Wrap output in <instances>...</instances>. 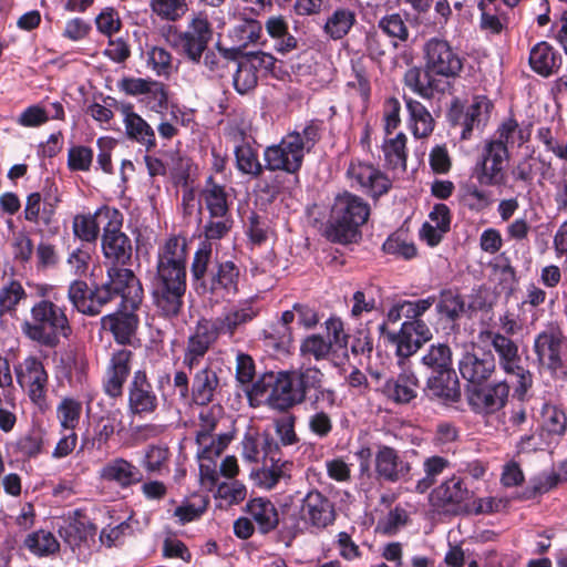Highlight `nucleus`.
Here are the masks:
<instances>
[{
    "instance_id": "1",
    "label": "nucleus",
    "mask_w": 567,
    "mask_h": 567,
    "mask_svg": "<svg viewBox=\"0 0 567 567\" xmlns=\"http://www.w3.org/2000/svg\"><path fill=\"white\" fill-rule=\"evenodd\" d=\"M107 280L90 288L84 280H73L68 289V299L72 307L82 315L95 317L115 297L123 302L130 300L131 308L136 309L141 302L142 287L128 266L106 267Z\"/></svg>"
},
{
    "instance_id": "2",
    "label": "nucleus",
    "mask_w": 567,
    "mask_h": 567,
    "mask_svg": "<svg viewBox=\"0 0 567 567\" xmlns=\"http://www.w3.org/2000/svg\"><path fill=\"white\" fill-rule=\"evenodd\" d=\"M424 70L411 68L404 74V84L423 99L431 100L436 93H443L447 83L435 79L440 75L446 79L456 78L463 69V58L440 38H431L423 48Z\"/></svg>"
},
{
    "instance_id": "3",
    "label": "nucleus",
    "mask_w": 567,
    "mask_h": 567,
    "mask_svg": "<svg viewBox=\"0 0 567 567\" xmlns=\"http://www.w3.org/2000/svg\"><path fill=\"white\" fill-rule=\"evenodd\" d=\"M212 244L203 241L193 256L190 276L195 291L210 299L225 300L238 292L240 271L231 260L218 262L207 275L212 261Z\"/></svg>"
},
{
    "instance_id": "4",
    "label": "nucleus",
    "mask_w": 567,
    "mask_h": 567,
    "mask_svg": "<svg viewBox=\"0 0 567 567\" xmlns=\"http://www.w3.org/2000/svg\"><path fill=\"white\" fill-rule=\"evenodd\" d=\"M321 123L311 120L300 130L285 135L279 144L266 147L264 159L266 168L271 172L282 171L288 174L299 172L306 153L311 152L321 138Z\"/></svg>"
},
{
    "instance_id": "5",
    "label": "nucleus",
    "mask_w": 567,
    "mask_h": 567,
    "mask_svg": "<svg viewBox=\"0 0 567 567\" xmlns=\"http://www.w3.org/2000/svg\"><path fill=\"white\" fill-rule=\"evenodd\" d=\"M369 216L370 206L361 197L350 193L338 195L331 208L326 236L332 243H355L361 237L360 227Z\"/></svg>"
},
{
    "instance_id": "6",
    "label": "nucleus",
    "mask_w": 567,
    "mask_h": 567,
    "mask_svg": "<svg viewBox=\"0 0 567 567\" xmlns=\"http://www.w3.org/2000/svg\"><path fill=\"white\" fill-rule=\"evenodd\" d=\"M31 320L21 324L22 333L32 341L47 348H55L61 338L72 333L63 308L50 300H40L31 308Z\"/></svg>"
},
{
    "instance_id": "7",
    "label": "nucleus",
    "mask_w": 567,
    "mask_h": 567,
    "mask_svg": "<svg viewBox=\"0 0 567 567\" xmlns=\"http://www.w3.org/2000/svg\"><path fill=\"white\" fill-rule=\"evenodd\" d=\"M478 340L492 346L499 368L506 374L517 379L515 393L519 398L524 396L533 385V374L522 365L518 343L504 333L491 329L480 331Z\"/></svg>"
},
{
    "instance_id": "8",
    "label": "nucleus",
    "mask_w": 567,
    "mask_h": 567,
    "mask_svg": "<svg viewBox=\"0 0 567 567\" xmlns=\"http://www.w3.org/2000/svg\"><path fill=\"white\" fill-rule=\"evenodd\" d=\"M187 240L169 237L158 248L156 272L151 285L187 289Z\"/></svg>"
},
{
    "instance_id": "9",
    "label": "nucleus",
    "mask_w": 567,
    "mask_h": 567,
    "mask_svg": "<svg viewBox=\"0 0 567 567\" xmlns=\"http://www.w3.org/2000/svg\"><path fill=\"white\" fill-rule=\"evenodd\" d=\"M97 214L104 215L106 220L101 237L105 266H130L133 245L130 237L122 231L123 214L117 208L110 206L100 207Z\"/></svg>"
},
{
    "instance_id": "10",
    "label": "nucleus",
    "mask_w": 567,
    "mask_h": 567,
    "mask_svg": "<svg viewBox=\"0 0 567 567\" xmlns=\"http://www.w3.org/2000/svg\"><path fill=\"white\" fill-rule=\"evenodd\" d=\"M285 506L282 508V525L286 528L298 530L300 523L308 527L322 530L332 525L336 520L334 503L324 494L317 489H312L306 494L301 501L299 509V518L286 516Z\"/></svg>"
},
{
    "instance_id": "11",
    "label": "nucleus",
    "mask_w": 567,
    "mask_h": 567,
    "mask_svg": "<svg viewBox=\"0 0 567 567\" xmlns=\"http://www.w3.org/2000/svg\"><path fill=\"white\" fill-rule=\"evenodd\" d=\"M539 365L551 373L564 368V359L567 355V338L557 323H549L536 334L533 344Z\"/></svg>"
},
{
    "instance_id": "12",
    "label": "nucleus",
    "mask_w": 567,
    "mask_h": 567,
    "mask_svg": "<svg viewBox=\"0 0 567 567\" xmlns=\"http://www.w3.org/2000/svg\"><path fill=\"white\" fill-rule=\"evenodd\" d=\"M213 38V29L208 20L195 17L183 32L171 34L168 41L193 63H200L204 52Z\"/></svg>"
},
{
    "instance_id": "13",
    "label": "nucleus",
    "mask_w": 567,
    "mask_h": 567,
    "mask_svg": "<svg viewBox=\"0 0 567 567\" xmlns=\"http://www.w3.org/2000/svg\"><path fill=\"white\" fill-rule=\"evenodd\" d=\"M233 76L235 90L244 95L255 90L260 75L271 72L277 59L267 52L252 51L238 58Z\"/></svg>"
},
{
    "instance_id": "14",
    "label": "nucleus",
    "mask_w": 567,
    "mask_h": 567,
    "mask_svg": "<svg viewBox=\"0 0 567 567\" xmlns=\"http://www.w3.org/2000/svg\"><path fill=\"white\" fill-rule=\"evenodd\" d=\"M266 382L267 385L270 386L267 404L272 410L286 412L302 403L291 372L280 371L276 375L274 373L264 375L261 382H257L254 385L256 394H262L265 392Z\"/></svg>"
},
{
    "instance_id": "15",
    "label": "nucleus",
    "mask_w": 567,
    "mask_h": 567,
    "mask_svg": "<svg viewBox=\"0 0 567 567\" xmlns=\"http://www.w3.org/2000/svg\"><path fill=\"white\" fill-rule=\"evenodd\" d=\"M375 447L374 474L379 482L395 484L411 478L412 464L408 452L385 444H377Z\"/></svg>"
},
{
    "instance_id": "16",
    "label": "nucleus",
    "mask_w": 567,
    "mask_h": 567,
    "mask_svg": "<svg viewBox=\"0 0 567 567\" xmlns=\"http://www.w3.org/2000/svg\"><path fill=\"white\" fill-rule=\"evenodd\" d=\"M508 151L501 144L486 143L481 158L476 162L473 176L482 186H502L506 182L504 163L508 159Z\"/></svg>"
},
{
    "instance_id": "17",
    "label": "nucleus",
    "mask_w": 567,
    "mask_h": 567,
    "mask_svg": "<svg viewBox=\"0 0 567 567\" xmlns=\"http://www.w3.org/2000/svg\"><path fill=\"white\" fill-rule=\"evenodd\" d=\"M493 109L492 102L483 95L475 96L465 111L455 102L450 112L451 124L461 127V138L468 140L474 128L484 126Z\"/></svg>"
},
{
    "instance_id": "18",
    "label": "nucleus",
    "mask_w": 567,
    "mask_h": 567,
    "mask_svg": "<svg viewBox=\"0 0 567 567\" xmlns=\"http://www.w3.org/2000/svg\"><path fill=\"white\" fill-rule=\"evenodd\" d=\"M16 377L29 399L42 408L45 404L48 386V373L43 363L35 357H28L16 367Z\"/></svg>"
},
{
    "instance_id": "19",
    "label": "nucleus",
    "mask_w": 567,
    "mask_h": 567,
    "mask_svg": "<svg viewBox=\"0 0 567 567\" xmlns=\"http://www.w3.org/2000/svg\"><path fill=\"white\" fill-rule=\"evenodd\" d=\"M472 493L458 477H451L433 489L431 502L439 509L451 513L461 514L470 513Z\"/></svg>"
},
{
    "instance_id": "20",
    "label": "nucleus",
    "mask_w": 567,
    "mask_h": 567,
    "mask_svg": "<svg viewBox=\"0 0 567 567\" xmlns=\"http://www.w3.org/2000/svg\"><path fill=\"white\" fill-rule=\"evenodd\" d=\"M219 336L212 320H198L186 342L183 353L184 368L189 372L194 371Z\"/></svg>"
},
{
    "instance_id": "21",
    "label": "nucleus",
    "mask_w": 567,
    "mask_h": 567,
    "mask_svg": "<svg viewBox=\"0 0 567 567\" xmlns=\"http://www.w3.org/2000/svg\"><path fill=\"white\" fill-rule=\"evenodd\" d=\"M509 384L498 381L492 384L467 386L466 396L471 409L480 414H493L503 409L508 400Z\"/></svg>"
},
{
    "instance_id": "22",
    "label": "nucleus",
    "mask_w": 567,
    "mask_h": 567,
    "mask_svg": "<svg viewBox=\"0 0 567 567\" xmlns=\"http://www.w3.org/2000/svg\"><path fill=\"white\" fill-rule=\"evenodd\" d=\"M159 399L145 370H136L127 388V406L134 415H150L156 412Z\"/></svg>"
},
{
    "instance_id": "23",
    "label": "nucleus",
    "mask_w": 567,
    "mask_h": 567,
    "mask_svg": "<svg viewBox=\"0 0 567 567\" xmlns=\"http://www.w3.org/2000/svg\"><path fill=\"white\" fill-rule=\"evenodd\" d=\"M458 371L468 386L486 383L496 371V358L489 350L465 352L458 361Z\"/></svg>"
},
{
    "instance_id": "24",
    "label": "nucleus",
    "mask_w": 567,
    "mask_h": 567,
    "mask_svg": "<svg viewBox=\"0 0 567 567\" xmlns=\"http://www.w3.org/2000/svg\"><path fill=\"white\" fill-rule=\"evenodd\" d=\"M262 33V24L252 18H240L228 30L227 38L231 43L230 48L224 50L225 56L229 59H238L246 54L245 51L249 45L264 44L260 42Z\"/></svg>"
},
{
    "instance_id": "25",
    "label": "nucleus",
    "mask_w": 567,
    "mask_h": 567,
    "mask_svg": "<svg viewBox=\"0 0 567 567\" xmlns=\"http://www.w3.org/2000/svg\"><path fill=\"white\" fill-rule=\"evenodd\" d=\"M347 175L373 198L384 195L391 188V181L386 175L373 165L361 161H352Z\"/></svg>"
},
{
    "instance_id": "26",
    "label": "nucleus",
    "mask_w": 567,
    "mask_h": 567,
    "mask_svg": "<svg viewBox=\"0 0 567 567\" xmlns=\"http://www.w3.org/2000/svg\"><path fill=\"white\" fill-rule=\"evenodd\" d=\"M133 352L120 349L113 352L103 380V390L110 398L116 399L123 394V386L131 372Z\"/></svg>"
},
{
    "instance_id": "27",
    "label": "nucleus",
    "mask_w": 567,
    "mask_h": 567,
    "mask_svg": "<svg viewBox=\"0 0 567 567\" xmlns=\"http://www.w3.org/2000/svg\"><path fill=\"white\" fill-rule=\"evenodd\" d=\"M99 477L103 482L125 489L142 482L143 474L136 465L126 458L114 457L99 470Z\"/></svg>"
},
{
    "instance_id": "28",
    "label": "nucleus",
    "mask_w": 567,
    "mask_h": 567,
    "mask_svg": "<svg viewBox=\"0 0 567 567\" xmlns=\"http://www.w3.org/2000/svg\"><path fill=\"white\" fill-rule=\"evenodd\" d=\"M131 311H116L103 316L100 320L101 328L110 331L116 343L121 346H132L136 337L140 324V318Z\"/></svg>"
},
{
    "instance_id": "29",
    "label": "nucleus",
    "mask_w": 567,
    "mask_h": 567,
    "mask_svg": "<svg viewBox=\"0 0 567 567\" xmlns=\"http://www.w3.org/2000/svg\"><path fill=\"white\" fill-rule=\"evenodd\" d=\"M193 394L192 404L206 406L214 402L217 392L220 390V379L212 365H199L192 372Z\"/></svg>"
},
{
    "instance_id": "30",
    "label": "nucleus",
    "mask_w": 567,
    "mask_h": 567,
    "mask_svg": "<svg viewBox=\"0 0 567 567\" xmlns=\"http://www.w3.org/2000/svg\"><path fill=\"white\" fill-rule=\"evenodd\" d=\"M402 371L395 378L385 380L382 393L399 404L410 403L417 395L419 379L410 369L401 367Z\"/></svg>"
},
{
    "instance_id": "31",
    "label": "nucleus",
    "mask_w": 567,
    "mask_h": 567,
    "mask_svg": "<svg viewBox=\"0 0 567 567\" xmlns=\"http://www.w3.org/2000/svg\"><path fill=\"white\" fill-rule=\"evenodd\" d=\"M186 289L151 285L152 303L158 316L173 319L179 316L184 306Z\"/></svg>"
},
{
    "instance_id": "32",
    "label": "nucleus",
    "mask_w": 567,
    "mask_h": 567,
    "mask_svg": "<svg viewBox=\"0 0 567 567\" xmlns=\"http://www.w3.org/2000/svg\"><path fill=\"white\" fill-rule=\"evenodd\" d=\"M259 309L252 302H241L229 308L221 316L212 320L219 334L233 337L243 326L252 321Z\"/></svg>"
},
{
    "instance_id": "33",
    "label": "nucleus",
    "mask_w": 567,
    "mask_h": 567,
    "mask_svg": "<svg viewBox=\"0 0 567 567\" xmlns=\"http://www.w3.org/2000/svg\"><path fill=\"white\" fill-rule=\"evenodd\" d=\"M426 392L432 399L444 403H456L461 399V388L454 369L430 374L426 381Z\"/></svg>"
},
{
    "instance_id": "34",
    "label": "nucleus",
    "mask_w": 567,
    "mask_h": 567,
    "mask_svg": "<svg viewBox=\"0 0 567 567\" xmlns=\"http://www.w3.org/2000/svg\"><path fill=\"white\" fill-rule=\"evenodd\" d=\"M435 310L441 321L454 327L466 312L465 298L456 288L442 289L436 297Z\"/></svg>"
},
{
    "instance_id": "35",
    "label": "nucleus",
    "mask_w": 567,
    "mask_h": 567,
    "mask_svg": "<svg viewBox=\"0 0 567 567\" xmlns=\"http://www.w3.org/2000/svg\"><path fill=\"white\" fill-rule=\"evenodd\" d=\"M529 65L537 74L548 78L561 65V55L547 42L536 43L529 52Z\"/></svg>"
},
{
    "instance_id": "36",
    "label": "nucleus",
    "mask_w": 567,
    "mask_h": 567,
    "mask_svg": "<svg viewBox=\"0 0 567 567\" xmlns=\"http://www.w3.org/2000/svg\"><path fill=\"white\" fill-rule=\"evenodd\" d=\"M379 332L395 347V354L399 358L400 367L405 365V360L422 348L420 341L415 339L414 334L405 329L403 324H401L400 330L395 332L386 328V322H382L379 326Z\"/></svg>"
},
{
    "instance_id": "37",
    "label": "nucleus",
    "mask_w": 567,
    "mask_h": 567,
    "mask_svg": "<svg viewBox=\"0 0 567 567\" xmlns=\"http://www.w3.org/2000/svg\"><path fill=\"white\" fill-rule=\"evenodd\" d=\"M246 507L249 517L258 526L261 534H268L274 530L280 522L282 523V518L280 519L276 506L269 499L261 497L254 498L247 503Z\"/></svg>"
},
{
    "instance_id": "38",
    "label": "nucleus",
    "mask_w": 567,
    "mask_h": 567,
    "mask_svg": "<svg viewBox=\"0 0 567 567\" xmlns=\"http://www.w3.org/2000/svg\"><path fill=\"white\" fill-rule=\"evenodd\" d=\"M124 125L128 138L145 146L146 151L156 147L155 132L152 126L137 113L132 111L131 106L124 110Z\"/></svg>"
},
{
    "instance_id": "39",
    "label": "nucleus",
    "mask_w": 567,
    "mask_h": 567,
    "mask_svg": "<svg viewBox=\"0 0 567 567\" xmlns=\"http://www.w3.org/2000/svg\"><path fill=\"white\" fill-rule=\"evenodd\" d=\"M268 35L274 40V49L287 54L298 48V40L289 32L287 20L282 16H271L265 22Z\"/></svg>"
},
{
    "instance_id": "40",
    "label": "nucleus",
    "mask_w": 567,
    "mask_h": 567,
    "mask_svg": "<svg viewBox=\"0 0 567 567\" xmlns=\"http://www.w3.org/2000/svg\"><path fill=\"white\" fill-rule=\"evenodd\" d=\"M215 425V421L207 420L204 424V429L197 433L196 442L200 447L198 452L200 458L213 460V457L219 456L230 441L227 434L218 435L217 439H213L210 431L214 430Z\"/></svg>"
},
{
    "instance_id": "41",
    "label": "nucleus",
    "mask_w": 567,
    "mask_h": 567,
    "mask_svg": "<svg viewBox=\"0 0 567 567\" xmlns=\"http://www.w3.org/2000/svg\"><path fill=\"white\" fill-rule=\"evenodd\" d=\"M357 22L355 12L348 8L336 9L323 24V33L332 40L343 39Z\"/></svg>"
},
{
    "instance_id": "42",
    "label": "nucleus",
    "mask_w": 567,
    "mask_h": 567,
    "mask_svg": "<svg viewBox=\"0 0 567 567\" xmlns=\"http://www.w3.org/2000/svg\"><path fill=\"white\" fill-rule=\"evenodd\" d=\"M410 115L412 133L416 138L429 136L434 130V120L427 109L411 97H404Z\"/></svg>"
},
{
    "instance_id": "43",
    "label": "nucleus",
    "mask_w": 567,
    "mask_h": 567,
    "mask_svg": "<svg viewBox=\"0 0 567 567\" xmlns=\"http://www.w3.org/2000/svg\"><path fill=\"white\" fill-rule=\"evenodd\" d=\"M377 28L390 39L391 47L394 49H396L400 43L406 42L410 37L406 21L398 12L381 17L378 20Z\"/></svg>"
},
{
    "instance_id": "44",
    "label": "nucleus",
    "mask_w": 567,
    "mask_h": 567,
    "mask_svg": "<svg viewBox=\"0 0 567 567\" xmlns=\"http://www.w3.org/2000/svg\"><path fill=\"white\" fill-rule=\"evenodd\" d=\"M498 138L488 141L489 144H501L508 151V146L524 145L530 136L527 128L519 126L514 117H508L502 122L497 130Z\"/></svg>"
},
{
    "instance_id": "45",
    "label": "nucleus",
    "mask_w": 567,
    "mask_h": 567,
    "mask_svg": "<svg viewBox=\"0 0 567 567\" xmlns=\"http://www.w3.org/2000/svg\"><path fill=\"white\" fill-rule=\"evenodd\" d=\"M202 198L209 215L231 213L225 187L214 183L213 177L207 179Z\"/></svg>"
},
{
    "instance_id": "46",
    "label": "nucleus",
    "mask_w": 567,
    "mask_h": 567,
    "mask_svg": "<svg viewBox=\"0 0 567 567\" xmlns=\"http://www.w3.org/2000/svg\"><path fill=\"white\" fill-rule=\"evenodd\" d=\"M99 218L104 219V215L97 214V210L94 214L75 215L72 223L73 235L82 241L95 243L100 235Z\"/></svg>"
},
{
    "instance_id": "47",
    "label": "nucleus",
    "mask_w": 567,
    "mask_h": 567,
    "mask_svg": "<svg viewBox=\"0 0 567 567\" xmlns=\"http://www.w3.org/2000/svg\"><path fill=\"white\" fill-rule=\"evenodd\" d=\"M297 390L300 394L302 403L307 400L308 394L312 390H319L320 384L324 383L323 372L316 367H301L298 370L291 371Z\"/></svg>"
},
{
    "instance_id": "48",
    "label": "nucleus",
    "mask_w": 567,
    "mask_h": 567,
    "mask_svg": "<svg viewBox=\"0 0 567 567\" xmlns=\"http://www.w3.org/2000/svg\"><path fill=\"white\" fill-rule=\"evenodd\" d=\"M93 534V525L82 517L71 519L65 526L59 529V535L72 548L79 547Z\"/></svg>"
},
{
    "instance_id": "49",
    "label": "nucleus",
    "mask_w": 567,
    "mask_h": 567,
    "mask_svg": "<svg viewBox=\"0 0 567 567\" xmlns=\"http://www.w3.org/2000/svg\"><path fill=\"white\" fill-rule=\"evenodd\" d=\"M422 364L430 370L431 374L444 372L452 368V351L447 344H432L427 352L422 357Z\"/></svg>"
},
{
    "instance_id": "50",
    "label": "nucleus",
    "mask_w": 567,
    "mask_h": 567,
    "mask_svg": "<svg viewBox=\"0 0 567 567\" xmlns=\"http://www.w3.org/2000/svg\"><path fill=\"white\" fill-rule=\"evenodd\" d=\"M55 214L54 206L52 204L42 205V198L40 193H32L27 197L24 207V218L31 223H40L49 226Z\"/></svg>"
},
{
    "instance_id": "51",
    "label": "nucleus",
    "mask_w": 567,
    "mask_h": 567,
    "mask_svg": "<svg viewBox=\"0 0 567 567\" xmlns=\"http://www.w3.org/2000/svg\"><path fill=\"white\" fill-rule=\"evenodd\" d=\"M296 317L297 312L293 310V308L282 312L280 323L265 334L266 340H268V346H272L277 350H286L288 348L292 339L289 324L295 320Z\"/></svg>"
},
{
    "instance_id": "52",
    "label": "nucleus",
    "mask_w": 567,
    "mask_h": 567,
    "mask_svg": "<svg viewBox=\"0 0 567 567\" xmlns=\"http://www.w3.org/2000/svg\"><path fill=\"white\" fill-rule=\"evenodd\" d=\"M383 153L386 164L391 168L406 167V136L404 133L396 134L395 137L388 138L383 143Z\"/></svg>"
},
{
    "instance_id": "53",
    "label": "nucleus",
    "mask_w": 567,
    "mask_h": 567,
    "mask_svg": "<svg viewBox=\"0 0 567 567\" xmlns=\"http://www.w3.org/2000/svg\"><path fill=\"white\" fill-rule=\"evenodd\" d=\"M265 462V467L257 472L256 478L261 487L274 488L281 480L289 478L291 463L287 461Z\"/></svg>"
},
{
    "instance_id": "54",
    "label": "nucleus",
    "mask_w": 567,
    "mask_h": 567,
    "mask_svg": "<svg viewBox=\"0 0 567 567\" xmlns=\"http://www.w3.org/2000/svg\"><path fill=\"white\" fill-rule=\"evenodd\" d=\"M447 467H450V462L445 457L435 455L425 458L423 463L425 475L416 482L415 491L420 494L425 493L436 483L437 476L441 475Z\"/></svg>"
},
{
    "instance_id": "55",
    "label": "nucleus",
    "mask_w": 567,
    "mask_h": 567,
    "mask_svg": "<svg viewBox=\"0 0 567 567\" xmlns=\"http://www.w3.org/2000/svg\"><path fill=\"white\" fill-rule=\"evenodd\" d=\"M326 330L332 344V354L348 359L349 336L344 332L343 322L339 318H329L326 321Z\"/></svg>"
},
{
    "instance_id": "56",
    "label": "nucleus",
    "mask_w": 567,
    "mask_h": 567,
    "mask_svg": "<svg viewBox=\"0 0 567 567\" xmlns=\"http://www.w3.org/2000/svg\"><path fill=\"white\" fill-rule=\"evenodd\" d=\"M27 297L22 285L11 280L0 289V316H13L19 302Z\"/></svg>"
},
{
    "instance_id": "57",
    "label": "nucleus",
    "mask_w": 567,
    "mask_h": 567,
    "mask_svg": "<svg viewBox=\"0 0 567 567\" xmlns=\"http://www.w3.org/2000/svg\"><path fill=\"white\" fill-rule=\"evenodd\" d=\"M24 546L33 554L47 556L59 550V543L50 532L38 530L28 535Z\"/></svg>"
},
{
    "instance_id": "58",
    "label": "nucleus",
    "mask_w": 567,
    "mask_h": 567,
    "mask_svg": "<svg viewBox=\"0 0 567 567\" xmlns=\"http://www.w3.org/2000/svg\"><path fill=\"white\" fill-rule=\"evenodd\" d=\"M235 157L237 168L245 173L258 177L262 174L264 167L258 161L257 153L248 144H240L235 147Z\"/></svg>"
},
{
    "instance_id": "59",
    "label": "nucleus",
    "mask_w": 567,
    "mask_h": 567,
    "mask_svg": "<svg viewBox=\"0 0 567 567\" xmlns=\"http://www.w3.org/2000/svg\"><path fill=\"white\" fill-rule=\"evenodd\" d=\"M82 413V404L72 398H64L56 406L60 425L66 431H74Z\"/></svg>"
},
{
    "instance_id": "60",
    "label": "nucleus",
    "mask_w": 567,
    "mask_h": 567,
    "mask_svg": "<svg viewBox=\"0 0 567 567\" xmlns=\"http://www.w3.org/2000/svg\"><path fill=\"white\" fill-rule=\"evenodd\" d=\"M234 226L233 214L209 215L205 226L204 235L207 240H219L226 237Z\"/></svg>"
},
{
    "instance_id": "61",
    "label": "nucleus",
    "mask_w": 567,
    "mask_h": 567,
    "mask_svg": "<svg viewBox=\"0 0 567 567\" xmlns=\"http://www.w3.org/2000/svg\"><path fill=\"white\" fill-rule=\"evenodd\" d=\"M308 430L318 439H326L333 430L331 413L326 409L311 410L307 419Z\"/></svg>"
},
{
    "instance_id": "62",
    "label": "nucleus",
    "mask_w": 567,
    "mask_h": 567,
    "mask_svg": "<svg viewBox=\"0 0 567 567\" xmlns=\"http://www.w3.org/2000/svg\"><path fill=\"white\" fill-rule=\"evenodd\" d=\"M151 111L156 113H163L168 106V93L163 83L152 81L148 85L147 92L143 94L141 99Z\"/></svg>"
},
{
    "instance_id": "63",
    "label": "nucleus",
    "mask_w": 567,
    "mask_h": 567,
    "mask_svg": "<svg viewBox=\"0 0 567 567\" xmlns=\"http://www.w3.org/2000/svg\"><path fill=\"white\" fill-rule=\"evenodd\" d=\"M43 446V435L40 431H29L21 435L16 444L14 450L24 458H31L38 456Z\"/></svg>"
},
{
    "instance_id": "64",
    "label": "nucleus",
    "mask_w": 567,
    "mask_h": 567,
    "mask_svg": "<svg viewBox=\"0 0 567 567\" xmlns=\"http://www.w3.org/2000/svg\"><path fill=\"white\" fill-rule=\"evenodd\" d=\"M383 35L384 34L380 33L377 27H372L365 32V51L368 56L373 61H380L386 54L391 45L390 40L386 41Z\"/></svg>"
}]
</instances>
